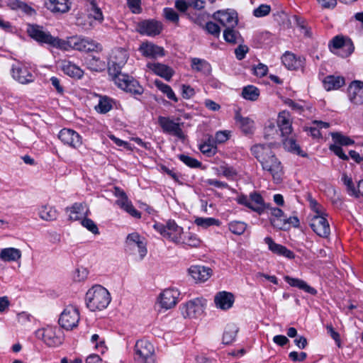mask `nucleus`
<instances>
[{
	"instance_id": "1",
	"label": "nucleus",
	"mask_w": 363,
	"mask_h": 363,
	"mask_svg": "<svg viewBox=\"0 0 363 363\" xmlns=\"http://www.w3.org/2000/svg\"><path fill=\"white\" fill-rule=\"evenodd\" d=\"M128 59V54L125 49L113 50L108 64V74L118 88L133 94L140 95L143 93V88L138 82L133 77L121 72V69Z\"/></svg>"
},
{
	"instance_id": "2",
	"label": "nucleus",
	"mask_w": 363,
	"mask_h": 363,
	"mask_svg": "<svg viewBox=\"0 0 363 363\" xmlns=\"http://www.w3.org/2000/svg\"><path fill=\"white\" fill-rule=\"evenodd\" d=\"M251 152L260 162L262 169L269 172L277 183L281 181L283 167L272 151L270 144H256L251 147Z\"/></svg>"
},
{
	"instance_id": "3",
	"label": "nucleus",
	"mask_w": 363,
	"mask_h": 363,
	"mask_svg": "<svg viewBox=\"0 0 363 363\" xmlns=\"http://www.w3.org/2000/svg\"><path fill=\"white\" fill-rule=\"evenodd\" d=\"M111 299L108 290L100 285L93 286L86 294V304L91 311L104 310L108 306Z\"/></svg>"
},
{
	"instance_id": "4",
	"label": "nucleus",
	"mask_w": 363,
	"mask_h": 363,
	"mask_svg": "<svg viewBox=\"0 0 363 363\" xmlns=\"http://www.w3.org/2000/svg\"><path fill=\"white\" fill-rule=\"evenodd\" d=\"M27 32L32 38L40 43H46L57 48L64 47L63 40L53 37L48 31L44 30L42 26L28 25Z\"/></svg>"
},
{
	"instance_id": "5",
	"label": "nucleus",
	"mask_w": 363,
	"mask_h": 363,
	"mask_svg": "<svg viewBox=\"0 0 363 363\" xmlns=\"http://www.w3.org/2000/svg\"><path fill=\"white\" fill-rule=\"evenodd\" d=\"M134 359L137 363H155L153 345L146 340H138L134 347Z\"/></svg>"
},
{
	"instance_id": "6",
	"label": "nucleus",
	"mask_w": 363,
	"mask_h": 363,
	"mask_svg": "<svg viewBox=\"0 0 363 363\" xmlns=\"http://www.w3.org/2000/svg\"><path fill=\"white\" fill-rule=\"evenodd\" d=\"M64 47H60V49L67 50L68 48L83 52H92L96 50H101V45L95 43L94 40L82 38L79 36H72L67 39V41L63 40Z\"/></svg>"
},
{
	"instance_id": "7",
	"label": "nucleus",
	"mask_w": 363,
	"mask_h": 363,
	"mask_svg": "<svg viewBox=\"0 0 363 363\" xmlns=\"http://www.w3.org/2000/svg\"><path fill=\"white\" fill-rule=\"evenodd\" d=\"M154 228L164 238L177 244L182 241L183 228L179 226L174 220H169L165 225L157 223Z\"/></svg>"
},
{
	"instance_id": "8",
	"label": "nucleus",
	"mask_w": 363,
	"mask_h": 363,
	"mask_svg": "<svg viewBox=\"0 0 363 363\" xmlns=\"http://www.w3.org/2000/svg\"><path fill=\"white\" fill-rule=\"evenodd\" d=\"M323 211L315 209V215L313 216L311 220L310 226L313 230L320 237L328 238L330 233V228Z\"/></svg>"
},
{
	"instance_id": "9",
	"label": "nucleus",
	"mask_w": 363,
	"mask_h": 363,
	"mask_svg": "<svg viewBox=\"0 0 363 363\" xmlns=\"http://www.w3.org/2000/svg\"><path fill=\"white\" fill-rule=\"evenodd\" d=\"M79 321V313L78 309L73 306H68L62 312L59 318V324L66 330H72L76 328Z\"/></svg>"
},
{
	"instance_id": "10",
	"label": "nucleus",
	"mask_w": 363,
	"mask_h": 363,
	"mask_svg": "<svg viewBox=\"0 0 363 363\" xmlns=\"http://www.w3.org/2000/svg\"><path fill=\"white\" fill-rule=\"evenodd\" d=\"M205 301L195 298L186 303L182 308V313L184 318H196L203 313Z\"/></svg>"
},
{
	"instance_id": "11",
	"label": "nucleus",
	"mask_w": 363,
	"mask_h": 363,
	"mask_svg": "<svg viewBox=\"0 0 363 363\" xmlns=\"http://www.w3.org/2000/svg\"><path fill=\"white\" fill-rule=\"evenodd\" d=\"M158 124L162 128L164 133H171L179 138H184V135L181 128L183 124L174 122L171 120L169 117L159 116Z\"/></svg>"
},
{
	"instance_id": "12",
	"label": "nucleus",
	"mask_w": 363,
	"mask_h": 363,
	"mask_svg": "<svg viewBox=\"0 0 363 363\" xmlns=\"http://www.w3.org/2000/svg\"><path fill=\"white\" fill-rule=\"evenodd\" d=\"M162 29V24L155 20H145L138 24L137 30L142 35L155 36L159 35Z\"/></svg>"
},
{
	"instance_id": "13",
	"label": "nucleus",
	"mask_w": 363,
	"mask_h": 363,
	"mask_svg": "<svg viewBox=\"0 0 363 363\" xmlns=\"http://www.w3.org/2000/svg\"><path fill=\"white\" fill-rule=\"evenodd\" d=\"M56 328L48 327L35 332L38 338L43 340L50 347L57 346L61 343L60 337L56 334Z\"/></svg>"
},
{
	"instance_id": "14",
	"label": "nucleus",
	"mask_w": 363,
	"mask_h": 363,
	"mask_svg": "<svg viewBox=\"0 0 363 363\" xmlns=\"http://www.w3.org/2000/svg\"><path fill=\"white\" fill-rule=\"evenodd\" d=\"M11 72L12 77L21 84H26L34 81V76L28 69L19 64L13 65Z\"/></svg>"
},
{
	"instance_id": "15",
	"label": "nucleus",
	"mask_w": 363,
	"mask_h": 363,
	"mask_svg": "<svg viewBox=\"0 0 363 363\" xmlns=\"http://www.w3.org/2000/svg\"><path fill=\"white\" fill-rule=\"evenodd\" d=\"M126 244L130 250L138 248L140 259H143L147 254L146 243L145 239L137 233H130L127 236Z\"/></svg>"
},
{
	"instance_id": "16",
	"label": "nucleus",
	"mask_w": 363,
	"mask_h": 363,
	"mask_svg": "<svg viewBox=\"0 0 363 363\" xmlns=\"http://www.w3.org/2000/svg\"><path fill=\"white\" fill-rule=\"evenodd\" d=\"M213 18L226 28L235 27L238 22L237 13L234 11H218L214 13Z\"/></svg>"
},
{
	"instance_id": "17",
	"label": "nucleus",
	"mask_w": 363,
	"mask_h": 363,
	"mask_svg": "<svg viewBox=\"0 0 363 363\" xmlns=\"http://www.w3.org/2000/svg\"><path fill=\"white\" fill-rule=\"evenodd\" d=\"M59 139L65 145L77 148L82 145L81 136L74 130L64 128L58 135Z\"/></svg>"
},
{
	"instance_id": "18",
	"label": "nucleus",
	"mask_w": 363,
	"mask_h": 363,
	"mask_svg": "<svg viewBox=\"0 0 363 363\" xmlns=\"http://www.w3.org/2000/svg\"><path fill=\"white\" fill-rule=\"evenodd\" d=\"M179 291L174 289H167L160 296L161 306L165 309L174 307L178 301Z\"/></svg>"
},
{
	"instance_id": "19",
	"label": "nucleus",
	"mask_w": 363,
	"mask_h": 363,
	"mask_svg": "<svg viewBox=\"0 0 363 363\" xmlns=\"http://www.w3.org/2000/svg\"><path fill=\"white\" fill-rule=\"evenodd\" d=\"M214 303L217 308L227 311L233 307L235 302L234 295L225 291L218 292L214 296Z\"/></svg>"
},
{
	"instance_id": "20",
	"label": "nucleus",
	"mask_w": 363,
	"mask_h": 363,
	"mask_svg": "<svg viewBox=\"0 0 363 363\" xmlns=\"http://www.w3.org/2000/svg\"><path fill=\"white\" fill-rule=\"evenodd\" d=\"M348 96L354 104H363V82L354 81L348 87Z\"/></svg>"
},
{
	"instance_id": "21",
	"label": "nucleus",
	"mask_w": 363,
	"mask_h": 363,
	"mask_svg": "<svg viewBox=\"0 0 363 363\" xmlns=\"http://www.w3.org/2000/svg\"><path fill=\"white\" fill-rule=\"evenodd\" d=\"M139 50L146 57L157 58L164 55L163 48L148 42L143 43L139 48Z\"/></svg>"
},
{
	"instance_id": "22",
	"label": "nucleus",
	"mask_w": 363,
	"mask_h": 363,
	"mask_svg": "<svg viewBox=\"0 0 363 363\" xmlns=\"http://www.w3.org/2000/svg\"><path fill=\"white\" fill-rule=\"evenodd\" d=\"M264 242L268 245L269 250L276 255H282L289 259H293L295 257L292 251L281 245L276 243L270 237H266Z\"/></svg>"
},
{
	"instance_id": "23",
	"label": "nucleus",
	"mask_w": 363,
	"mask_h": 363,
	"mask_svg": "<svg viewBox=\"0 0 363 363\" xmlns=\"http://www.w3.org/2000/svg\"><path fill=\"white\" fill-rule=\"evenodd\" d=\"M147 67L155 74L169 81L174 74V70L169 66L162 63H147Z\"/></svg>"
},
{
	"instance_id": "24",
	"label": "nucleus",
	"mask_w": 363,
	"mask_h": 363,
	"mask_svg": "<svg viewBox=\"0 0 363 363\" xmlns=\"http://www.w3.org/2000/svg\"><path fill=\"white\" fill-rule=\"evenodd\" d=\"M211 269L204 266H191L189 269V272L192 278L196 281H205L211 275Z\"/></svg>"
},
{
	"instance_id": "25",
	"label": "nucleus",
	"mask_w": 363,
	"mask_h": 363,
	"mask_svg": "<svg viewBox=\"0 0 363 363\" xmlns=\"http://www.w3.org/2000/svg\"><path fill=\"white\" fill-rule=\"evenodd\" d=\"M277 124L283 137L287 136L292 132L291 122L289 112L279 113L277 118Z\"/></svg>"
},
{
	"instance_id": "26",
	"label": "nucleus",
	"mask_w": 363,
	"mask_h": 363,
	"mask_svg": "<svg viewBox=\"0 0 363 363\" xmlns=\"http://www.w3.org/2000/svg\"><path fill=\"white\" fill-rule=\"evenodd\" d=\"M281 61L289 69L296 70L303 67L304 59L301 57L296 58L294 54L286 52L283 55Z\"/></svg>"
},
{
	"instance_id": "27",
	"label": "nucleus",
	"mask_w": 363,
	"mask_h": 363,
	"mask_svg": "<svg viewBox=\"0 0 363 363\" xmlns=\"http://www.w3.org/2000/svg\"><path fill=\"white\" fill-rule=\"evenodd\" d=\"M45 6L54 13H65L69 9V0H46Z\"/></svg>"
},
{
	"instance_id": "28",
	"label": "nucleus",
	"mask_w": 363,
	"mask_h": 363,
	"mask_svg": "<svg viewBox=\"0 0 363 363\" xmlns=\"http://www.w3.org/2000/svg\"><path fill=\"white\" fill-rule=\"evenodd\" d=\"M61 68L65 74L72 77L80 79L84 75V71L69 61H62Z\"/></svg>"
},
{
	"instance_id": "29",
	"label": "nucleus",
	"mask_w": 363,
	"mask_h": 363,
	"mask_svg": "<svg viewBox=\"0 0 363 363\" xmlns=\"http://www.w3.org/2000/svg\"><path fill=\"white\" fill-rule=\"evenodd\" d=\"M331 45L335 49L342 48L347 50V53L345 55H342V57L350 55L354 50V48L350 40H346L342 36L337 35L333 38L331 41Z\"/></svg>"
},
{
	"instance_id": "30",
	"label": "nucleus",
	"mask_w": 363,
	"mask_h": 363,
	"mask_svg": "<svg viewBox=\"0 0 363 363\" xmlns=\"http://www.w3.org/2000/svg\"><path fill=\"white\" fill-rule=\"evenodd\" d=\"M284 280L291 286L297 287L299 289H302L304 291H306L310 294H312V295H315L317 294V291L314 288L308 286L306 284V282H305L302 279L293 278L289 276H286V277H284Z\"/></svg>"
},
{
	"instance_id": "31",
	"label": "nucleus",
	"mask_w": 363,
	"mask_h": 363,
	"mask_svg": "<svg viewBox=\"0 0 363 363\" xmlns=\"http://www.w3.org/2000/svg\"><path fill=\"white\" fill-rule=\"evenodd\" d=\"M85 64L88 69L94 72H102L106 67V62L94 55H88L85 58Z\"/></svg>"
},
{
	"instance_id": "32",
	"label": "nucleus",
	"mask_w": 363,
	"mask_h": 363,
	"mask_svg": "<svg viewBox=\"0 0 363 363\" xmlns=\"http://www.w3.org/2000/svg\"><path fill=\"white\" fill-rule=\"evenodd\" d=\"M116 203L121 208L128 213L130 216L135 218H140V213L138 212L133 206L131 201L128 200V198L126 195L122 196L118 198V199L116 201Z\"/></svg>"
},
{
	"instance_id": "33",
	"label": "nucleus",
	"mask_w": 363,
	"mask_h": 363,
	"mask_svg": "<svg viewBox=\"0 0 363 363\" xmlns=\"http://www.w3.org/2000/svg\"><path fill=\"white\" fill-rule=\"evenodd\" d=\"M345 84V79L340 76L329 75L325 77L323 86L325 90L337 89Z\"/></svg>"
},
{
	"instance_id": "34",
	"label": "nucleus",
	"mask_w": 363,
	"mask_h": 363,
	"mask_svg": "<svg viewBox=\"0 0 363 363\" xmlns=\"http://www.w3.org/2000/svg\"><path fill=\"white\" fill-rule=\"evenodd\" d=\"M21 257V250L14 247L4 248L0 252V259L4 262H16Z\"/></svg>"
},
{
	"instance_id": "35",
	"label": "nucleus",
	"mask_w": 363,
	"mask_h": 363,
	"mask_svg": "<svg viewBox=\"0 0 363 363\" xmlns=\"http://www.w3.org/2000/svg\"><path fill=\"white\" fill-rule=\"evenodd\" d=\"M235 120L239 123L242 131L245 134H251L254 130V121L248 117H242L239 113L235 115Z\"/></svg>"
},
{
	"instance_id": "36",
	"label": "nucleus",
	"mask_w": 363,
	"mask_h": 363,
	"mask_svg": "<svg viewBox=\"0 0 363 363\" xmlns=\"http://www.w3.org/2000/svg\"><path fill=\"white\" fill-rule=\"evenodd\" d=\"M38 215L44 220L52 221L57 219L58 213L55 208L48 205H44L39 208Z\"/></svg>"
},
{
	"instance_id": "37",
	"label": "nucleus",
	"mask_w": 363,
	"mask_h": 363,
	"mask_svg": "<svg viewBox=\"0 0 363 363\" xmlns=\"http://www.w3.org/2000/svg\"><path fill=\"white\" fill-rule=\"evenodd\" d=\"M87 209L83 203H74L70 208L69 219L78 220L83 218L86 214Z\"/></svg>"
},
{
	"instance_id": "38",
	"label": "nucleus",
	"mask_w": 363,
	"mask_h": 363,
	"mask_svg": "<svg viewBox=\"0 0 363 363\" xmlns=\"http://www.w3.org/2000/svg\"><path fill=\"white\" fill-rule=\"evenodd\" d=\"M238 332V328L233 323L228 324L225 328L223 335V342L225 345L233 342Z\"/></svg>"
},
{
	"instance_id": "39",
	"label": "nucleus",
	"mask_w": 363,
	"mask_h": 363,
	"mask_svg": "<svg viewBox=\"0 0 363 363\" xmlns=\"http://www.w3.org/2000/svg\"><path fill=\"white\" fill-rule=\"evenodd\" d=\"M113 108V100L106 96H100L99 104L95 106V109L98 113L105 114L111 111Z\"/></svg>"
},
{
	"instance_id": "40",
	"label": "nucleus",
	"mask_w": 363,
	"mask_h": 363,
	"mask_svg": "<svg viewBox=\"0 0 363 363\" xmlns=\"http://www.w3.org/2000/svg\"><path fill=\"white\" fill-rule=\"evenodd\" d=\"M201 152L208 157L214 155L216 152L217 148L214 143V140L211 136H209L207 141L199 145Z\"/></svg>"
},
{
	"instance_id": "41",
	"label": "nucleus",
	"mask_w": 363,
	"mask_h": 363,
	"mask_svg": "<svg viewBox=\"0 0 363 363\" xmlns=\"http://www.w3.org/2000/svg\"><path fill=\"white\" fill-rule=\"evenodd\" d=\"M283 145L284 148L294 154H296L298 155H300L301 157H306L307 155L306 153H303V152L301 150L299 145L296 143V140L294 138H286L283 141Z\"/></svg>"
},
{
	"instance_id": "42",
	"label": "nucleus",
	"mask_w": 363,
	"mask_h": 363,
	"mask_svg": "<svg viewBox=\"0 0 363 363\" xmlns=\"http://www.w3.org/2000/svg\"><path fill=\"white\" fill-rule=\"evenodd\" d=\"M250 201L251 203L250 209L261 213L263 211V199L261 195L257 192H253L250 195Z\"/></svg>"
},
{
	"instance_id": "43",
	"label": "nucleus",
	"mask_w": 363,
	"mask_h": 363,
	"mask_svg": "<svg viewBox=\"0 0 363 363\" xmlns=\"http://www.w3.org/2000/svg\"><path fill=\"white\" fill-rule=\"evenodd\" d=\"M259 96V90L253 85L245 86L242 91V96L249 101H256Z\"/></svg>"
},
{
	"instance_id": "44",
	"label": "nucleus",
	"mask_w": 363,
	"mask_h": 363,
	"mask_svg": "<svg viewBox=\"0 0 363 363\" xmlns=\"http://www.w3.org/2000/svg\"><path fill=\"white\" fill-rule=\"evenodd\" d=\"M155 84L158 89L167 95L169 99H171L175 102L178 101V99L174 94L172 89L169 85L164 84L160 80H155Z\"/></svg>"
},
{
	"instance_id": "45",
	"label": "nucleus",
	"mask_w": 363,
	"mask_h": 363,
	"mask_svg": "<svg viewBox=\"0 0 363 363\" xmlns=\"http://www.w3.org/2000/svg\"><path fill=\"white\" fill-rule=\"evenodd\" d=\"M331 136L335 143L340 146H348L354 143V141L352 139L341 134L340 133H332Z\"/></svg>"
},
{
	"instance_id": "46",
	"label": "nucleus",
	"mask_w": 363,
	"mask_h": 363,
	"mask_svg": "<svg viewBox=\"0 0 363 363\" xmlns=\"http://www.w3.org/2000/svg\"><path fill=\"white\" fill-rule=\"evenodd\" d=\"M194 223L200 227L206 228L211 225H219L220 221L213 218H196Z\"/></svg>"
},
{
	"instance_id": "47",
	"label": "nucleus",
	"mask_w": 363,
	"mask_h": 363,
	"mask_svg": "<svg viewBox=\"0 0 363 363\" xmlns=\"http://www.w3.org/2000/svg\"><path fill=\"white\" fill-rule=\"evenodd\" d=\"M247 228V224L241 221H232L229 223V230L233 234L242 235L244 233Z\"/></svg>"
},
{
	"instance_id": "48",
	"label": "nucleus",
	"mask_w": 363,
	"mask_h": 363,
	"mask_svg": "<svg viewBox=\"0 0 363 363\" xmlns=\"http://www.w3.org/2000/svg\"><path fill=\"white\" fill-rule=\"evenodd\" d=\"M344 184L347 186V190L350 195L358 197L357 191L354 187L352 179L349 177L346 174H344L342 177Z\"/></svg>"
},
{
	"instance_id": "49",
	"label": "nucleus",
	"mask_w": 363,
	"mask_h": 363,
	"mask_svg": "<svg viewBox=\"0 0 363 363\" xmlns=\"http://www.w3.org/2000/svg\"><path fill=\"white\" fill-rule=\"evenodd\" d=\"M181 243L187 245L191 246V247H198L200 245L201 241L197 238L196 235H194V234H192L191 233H188L184 236V238L182 237V241Z\"/></svg>"
},
{
	"instance_id": "50",
	"label": "nucleus",
	"mask_w": 363,
	"mask_h": 363,
	"mask_svg": "<svg viewBox=\"0 0 363 363\" xmlns=\"http://www.w3.org/2000/svg\"><path fill=\"white\" fill-rule=\"evenodd\" d=\"M178 157L182 162H184L185 164H186L189 167L199 168L201 166V162H200L196 159L191 157L188 155L182 154V155H179Z\"/></svg>"
},
{
	"instance_id": "51",
	"label": "nucleus",
	"mask_w": 363,
	"mask_h": 363,
	"mask_svg": "<svg viewBox=\"0 0 363 363\" xmlns=\"http://www.w3.org/2000/svg\"><path fill=\"white\" fill-rule=\"evenodd\" d=\"M239 36L238 32L235 31L233 28H228L223 32V37L226 42L230 43H236L237 38Z\"/></svg>"
},
{
	"instance_id": "52",
	"label": "nucleus",
	"mask_w": 363,
	"mask_h": 363,
	"mask_svg": "<svg viewBox=\"0 0 363 363\" xmlns=\"http://www.w3.org/2000/svg\"><path fill=\"white\" fill-rule=\"evenodd\" d=\"M209 67V64L204 60L199 58H193L191 60V67L194 70L200 72L208 69Z\"/></svg>"
},
{
	"instance_id": "53",
	"label": "nucleus",
	"mask_w": 363,
	"mask_h": 363,
	"mask_svg": "<svg viewBox=\"0 0 363 363\" xmlns=\"http://www.w3.org/2000/svg\"><path fill=\"white\" fill-rule=\"evenodd\" d=\"M164 18L174 23H178L179 15L172 8H164L163 10Z\"/></svg>"
},
{
	"instance_id": "54",
	"label": "nucleus",
	"mask_w": 363,
	"mask_h": 363,
	"mask_svg": "<svg viewBox=\"0 0 363 363\" xmlns=\"http://www.w3.org/2000/svg\"><path fill=\"white\" fill-rule=\"evenodd\" d=\"M270 223L273 227L282 230H288L286 218L285 216L279 218H270Z\"/></svg>"
},
{
	"instance_id": "55",
	"label": "nucleus",
	"mask_w": 363,
	"mask_h": 363,
	"mask_svg": "<svg viewBox=\"0 0 363 363\" xmlns=\"http://www.w3.org/2000/svg\"><path fill=\"white\" fill-rule=\"evenodd\" d=\"M12 4L13 9H19L28 15L32 16L33 13H35V10L33 9L22 1L16 0L13 1Z\"/></svg>"
},
{
	"instance_id": "56",
	"label": "nucleus",
	"mask_w": 363,
	"mask_h": 363,
	"mask_svg": "<svg viewBox=\"0 0 363 363\" xmlns=\"http://www.w3.org/2000/svg\"><path fill=\"white\" fill-rule=\"evenodd\" d=\"M82 225L94 235H97L99 233L97 225L90 218H84L82 220Z\"/></svg>"
},
{
	"instance_id": "57",
	"label": "nucleus",
	"mask_w": 363,
	"mask_h": 363,
	"mask_svg": "<svg viewBox=\"0 0 363 363\" xmlns=\"http://www.w3.org/2000/svg\"><path fill=\"white\" fill-rule=\"evenodd\" d=\"M271 8L269 5L262 4L253 11V14L256 17H263L269 13Z\"/></svg>"
},
{
	"instance_id": "58",
	"label": "nucleus",
	"mask_w": 363,
	"mask_h": 363,
	"mask_svg": "<svg viewBox=\"0 0 363 363\" xmlns=\"http://www.w3.org/2000/svg\"><path fill=\"white\" fill-rule=\"evenodd\" d=\"M329 149L331 151H333L340 159L345 161L349 160V157L346 154H345V152L342 150V148L340 145H337V144L331 145Z\"/></svg>"
},
{
	"instance_id": "59",
	"label": "nucleus",
	"mask_w": 363,
	"mask_h": 363,
	"mask_svg": "<svg viewBox=\"0 0 363 363\" xmlns=\"http://www.w3.org/2000/svg\"><path fill=\"white\" fill-rule=\"evenodd\" d=\"M326 329L330 337L335 340L338 347H341V340L340 334L336 332L332 325H327Z\"/></svg>"
},
{
	"instance_id": "60",
	"label": "nucleus",
	"mask_w": 363,
	"mask_h": 363,
	"mask_svg": "<svg viewBox=\"0 0 363 363\" xmlns=\"http://www.w3.org/2000/svg\"><path fill=\"white\" fill-rule=\"evenodd\" d=\"M253 70L255 75L262 77L267 74L268 67L262 63H259L257 66L254 67Z\"/></svg>"
},
{
	"instance_id": "61",
	"label": "nucleus",
	"mask_w": 363,
	"mask_h": 363,
	"mask_svg": "<svg viewBox=\"0 0 363 363\" xmlns=\"http://www.w3.org/2000/svg\"><path fill=\"white\" fill-rule=\"evenodd\" d=\"M329 191L333 194V196H331L332 202L337 206H341L342 203V201L341 199L340 191H337L334 187H331L330 189H329Z\"/></svg>"
},
{
	"instance_id": "62",
	"label": "nucleus",
	"mask_w": 363,
	"mask_h": 363,
	"mask_svg": "<svg viewBox=\"0 0 363 363\" xmlns=\"http://www.w3.org/2000/svg\"><path fill=\"white\" fill-rule=\"evenodd\" d=\"M206 29L210 34L216 36H218L220 32V27L212 21L206 23Z\"/></svg>"
},
{
	"instance_id": "63",
	"label": "nucleus",
	"mask_w": 363,
	"mask_h": 363,
	"mask_svg": "<svg viewBox=\"0 0 363 363\" xmlns=\"http://www.w3.org/2000/svg\"><path fill=\"white\" fill-rule=\"evenodd\" d=\"M129 9L134 13H140L142 11L140 0H127Z\"/></svg>"
},
{
	"instance_id": "64",
	"label": "nucleus",
	"mask_w": 363,
	"mask_h": 363,
	"mask_svg": "<svg viewBox=\"0 0 363 363\" xmlns=\"http://www.w3.org/2000/svg\"><path fill=\"white\" fill-rule=\"evenodd\" d=\"M249 48L247 45H240L235 50V54L236 58L241 60L245 58L246 53L248 52Z\"/></svg>"
}]
</instances>
